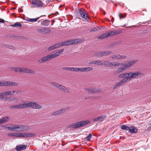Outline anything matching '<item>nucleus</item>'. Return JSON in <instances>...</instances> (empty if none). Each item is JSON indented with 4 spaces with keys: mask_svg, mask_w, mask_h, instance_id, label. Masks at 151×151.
<instances>
[{
    "mask_svg": "<svg viewBox=\"0 0 151 151\" xmlns=\"http://www.w3.org/2000/svg\"><path fill=\"white\" fill-rule=\"evenodd\" d=\"M15 93V91H12V93L11 94L13 95Z\"/></svg>",
    "mask_w": 151,
    "mask_h": 151,
    "instance_id": "57",
    "label": "nucleus"
},
{
    "mask_svg": "<svg viewBox=\"0 0 151 151\" xmlns=\"http://www.w3.org/2000/svg\"><path fill=\"white\" fill-rule=\"evenodd\" d=\"M2 93H4V96H5L6 95H8L10 94L11 93V92L10 91H8L6 92H3Z\"/></svg>",
    "mask_w": 151,
    "mask_h": 151,
    "instance_id": "38",
    "label": "nucleus"
},
{
    "mask_svg": "<svg viewBox=\"0 0 151 151\" xmlns=\"http://www.w3.org/2000/svg\"><path fill=\"white\" fill-rule=\"evenodd\" d=\"M52 24H53V23L51 24V25H52Z\"/></svg>",
    "mask_w": 151,
    "mask_h": 151,
    "instance_id": "63",
    "label": "nucleus"
},
{
    "mask_svg": "<svg viewBox=\"0 0 151 151\" xmlns=\"http://www.w3.org/2000/svg\"><path fill=\"white\" fill-rule=\"evenodd\" d=\"M26 147L27 146L25 145H19L16 146V150L17 151H20L25 149Z\"/></svg>",
    "mask_w": 151,
    "mask_h": 151,
    "instance_id": "14",
    "label": "nucleus"
},
{
    "mask_svg": "<svg viewBox=\"0 0 151 151\" xmlns=\"http://www.w3.org/2000/svg\"><path fill=\"white\" fill-rule=\"evenodd\" d=\"M122 18H124L125 17V16H124V15H122Z\"/></svg>",
    "mask_w": 151,
    "mask_h": 151,
    "instance_id": "58",
    "label": "nucleus"
},
{
    "mask_svg": "<svg viewBox=\"0 0 151 151\" xmlns=\"http://www.w3.org/2000/svg\"><path fill=\"white\" fill-rule=\"evenodd\" d=\"M79 68H74V71L78 72Z\"/></svg>",
    "mask_w": 151,
    "mask_h": 151,
    "instance_id": "52",
    "label": "nucleus"
},
{
    "mask_svg": "<svg viewBox=\"0 0 151 151\" xmlns=\"http://www.w3.org/2000/svg\"><path fill=\"white\" fill-rule=\"evenodd\" d=\"M17 94V93H16L15 95H16V94Z\"/></svg>",
    "mask_w": 151,
    "mask_h": 151,
    "instance_id": "62",
    "label": "nucleus"
},
{
    "mask_svg": "<svg viewBox=\"0 0 151 151\" xmlns=\"http://www.w3.org/2000/svg\"><path fill=\"white\" fill-rule=\"evenodd\" d=\"M9 120V118L8 116H5L4 118H3L2 119H0V124H4L7 121Z\"/></svg>",
    "mask_w": 151,
    "mask_h": 151,
    "instance_id": "21",
    "label": "nucleus"
},
{
    "mask_svg": "<svg viewBox=\"0 0 151 151\" xmlns=\"http://www.w3.org/2000/svg\"><path fill=\"white\" fill-rule=\"evenodd\" d=\"M64 50V49H62L60 50H58V52H56L55 54H52L53 58H56L60 55L63 52Z\"/></svg>",
    "mask_w": 151,
    "mask_h": 151,
    "instance_id": "17",
    "label": "nucleus"
},
{
    "mask_svg": "<svg viewBox=\"0 0 151 151\" xmlns=\"http://www.w3.org/2000/svg\"><path fill=\"white\" fill-rule=\"evenodd\" d=\"M72 44H77L81 42V40L80 39H75L71 40Z\"/></svg>",
    "mask_w": 151,
    "mask_h": 151,
    "instance_id": "32",
    "label": "nucleus"
},
{
    "mask_svg": "<svg viewBox=\"0 0 151 151\" xmlns=\"http://www.w3.org/2000/svg\"><path fill=\"white\" fill-rule=\"evenodd\" d=\"M4 93H2V92L0 93V99H3V97L4 96Z\"/></svg>",
    "mask_w": 151,
    "mask_h": 151,
    "instance_id": "49",
    "label": "nucleus"
},
{
    "mask_svg": "<svg viewBox=\"0 0 151 151\" xmlns=\"http://www.w3.org/2000/svg\"><path fill=\"white\" fill-rule=\"evenodd\" d=\"M116 57H117V55H114L111 56L110 57V58H112V59H117Z\"/></svg>",
    "mask_w": 151,
    "mask_h": 151,
    "instance_id": "47",
    "label": "nucleus"
},
{
    "mask_svg": "<svg viewBox=\"0 0 151 151\" xmlns=\"http://www.w3.org/2000/svg\"><path fill=\"white\" fill-rule=\"evenodd\" d=\"M107 37L106 33H105L103 35H102L100 36H98L97 38L98 39H104L106 38Z\"/></svg>",
    "mask_w": 151,
    "mask_h": 151,
    "instance_id": "28",
    "label": "nucleus"
},
{
    "mask_svg": "<svg viewBox=\"0 0 151 151\" xmlns=\"http://www.w3.org/2000/svg\"><path fill=\"white\" fill-rule=\"evenodd\" d=\"M98 31V29H97V28L96 27H94V28H93V29H91L90 32H95V31Z\"/></svg>",
    "mask_w": 151,
    "mask_h": 151,
    "instance_id": "44",
    "label": "nucleus"
},
{
    "mask_svg": "<svg viewBox=\"0 0 151 151\" xmlns=\"http://www.w3.org/2000/svg\"><path fill=\"white\" fill-rule=\"evenodd\" d=\"M88 98H86H86H85V99H88Z\"/></svg>",
    "mask_w": 151,
    "mask_h": 151,
    "instance_id": "61",
    "label": "nucleus"
},
{
    "mask_svg": "<svg viewBox=\"0 0 151 151\" xmlns=\"http://www.w3.org/2000/svg\"><path fill=\"white\" fill-rule=\"evenodd\" d=\"M120 33V31H113V34L114 36L119 34Z\"/></svg>",
    "mask_w": 151,
    "mask_h": 151,
    "instance_id": "40",
    "label": "nucleus"
},
{
    "mask_svg": "<svg viewBox=\"0 0 151 151\" xmlns=\"http://www.w3.org/2000/svg\"><path fill=\"white\" fill-rule=\"evenodd\" d=\"M83 68H79L78 71L83 72Z\"/></svg>",
    "mask_w": 151,
    "mask_h": 151,
    "instance_id": "50",
    "label": "nucleus"
},
{
    "mask_svg": "<svg viewBox=\"0 0 151 151\" xmlns=\"http://www.w3.org/2000/svg\"><path fill=\"white\" fill-rule=\"evenodd\" d=\"M83 9H81L79 10V14L83 19H86L87 21H89V17L88 15L85 13Z\"/></svg>",
    "mask_w": 151,
    "mask_h": 151,
    "instance_id": "11",
    "label": "nucleus"
},
{
    "mask_svg": "<svg viewBox=\"0 0 151 151\" xmlns=\"http://www.w3.org/2000/svg\"><path fill=\"white\" fill-rule=\"evenodd\" d=\"M103 12H104V14H105V12L104 11H103Z\"/></svg>",
    "mask_w": 151,
    "mask_h": 151,
    "instance_id": "60",
    "label": "nucleus"
},
{
    "mask_svg": "<svg viewBox=\"0 0 151 151\" xmlns=\"http://www.w3.org/2000/svg\"><path fill=\"white\" fill-rule=\"evenodd\" d=\"M106 33L107 37L114 36L113 34V31L110 32H106Z\"/></svg>",
    "mask_w": 151,
    "mask_h": 151,
    "instance_id": "36",
    "label": "nucleus"
},
{
    "mask_svg": "<svg viewBox=\"0 0 151 151\" xmlns=\"http://www.w3.org/2000/svg\"><path fill=\"white\" fill-rule=\"evenodd\" d=\"M18 100L16 98H14V97L11 98L9 99V100L10 101H17Z\"/></svg>",
    "mask_w": 151,
    "mask_h": 151,
    "instance_id": "41",
    "label": "nucleus"
},
{
    "mask_svg": "<svg viewBox=\"0 0 151 151\" xmlns=\"http://www.w3.org/2000/svg\"><path fill=\"white\" fill-rule=\"evenodd\" d=\"M38 30L40 32L43 34L49 33L51 31L49 28L46 27H41L38 28Z\"/></svg>",
    "mask_w": 151,
    "mask_h": 151,
    "instance_id": "13",
    "label": "nucleus"
},
{
    "mask_svg": "<svg viewBox=\"0 0 151 151\" xmlns=\"http://www.w3.org/2000/svg\"><path fill=\"white\" fill-rule=\"evenodd\" d=\"M65 109H62L59 110L57 111L52 114V115H56L62 114L65 112Z\"/></svg>",
    "mask_w": 151,
    "mask_h": 151,
    "instance_id": "16",
    "label": "nucleus"
},
{
    "mask_svg": "<svg viewBox=\"0 0 151 151\" xmlns=\"http://www.w3.org/2000/svg\"><path fill=\"white\" fill-rule=\"evenodd\" d=\"M72 45L71 40H68L65 42H63L61 43H60V46H68Z\"/></svg>",
    "mask_w": 151,
    "mask_h": 151,
    "instance_id": "18",
    "label": "nucleus"
},
{
    "mask_svg": "<svg viewBox=\"0 0 151 151\" xmlns=\"http://www.w3.org/2000/svg\"><path fill=\"white\" fill-rule=\"evenodd\" d=\"M85 90L86 93L88 94L93 93L96 92L92 88H86Z\"/></svg>",
    "mask_w": 151,
    "mask_h": 151,
    "instance_id": "25",
    "label": "nucleus"
},
{
    "mask_svg": "<svg viewBox=\"0 0 151 151\" xmlns=\"http://www.w3.org/2000/svg\"><path fill=\"white\" fill-rule=\"evenodd\" d=\"M131 73L129 72L124 73H122L118 76L120 78H124L118 82L114 87V89L117 87L129 81L132 79Z\"/></svg>",
    "mask_w": 151,
    "mask_h": 151,
    "instance_id": "2",
    "label": "nucleus"
},
{
    "mask_svg": "<svg viewBox=\"0 0 151 151\" xmlns=\"http://www.w3.org/2000/svg\"><path fill=\"white\" fill-rule=\"evenodd\" d=\"M30 128L29 126H26L23 125H20V131H26L30 129Z\"/></svg>",
    "mask_w": 151,
    "mask_h": 151,
    "instance_id": "22",
    "label": "nucleus"
},
{
    "mask_svg": "<svg viewBox=\"0 0 151 151\" xmlns=\"http://www.w3.org/2000/svg\"><path fill=\"white\" fill-rule=\"evenodd\" d=\"M50 21L47 20L42 21L41 22V25L43 26H47L49 25Z\"/></svg>",
    "mask_w": 151,
    "mask_h": 151,
    "instance_id": "24",
    "label": "nucleus"
},
{
    "mask_svg": "<svg viewBox=\"0 0 151 151\" xmlns=\"http://www.w3.org/2000/svg\"><path fill=\"white\" fill-rule=\"evenodd\" d=\"M9 136L10 137H20V133L19 132L10 133L9 134Z\"/></svg>",
    "mask_w": 151,
    "mask_h": 151,
    "instance_id": "23",
    "label": "nucleus"
},
{
    "mask_svg": "<svg viewBox=\"0 0 151 151\" xmlns=\"http://www.w3.org/2000/svg\"><path fill=\"white\" fill-rule=\"evenodd\" d=\"M60 47V43H57L48 47V51H51L58 48Z\"/></svg>",
    "mask_w": 151,
    "mask_h": 151,
    "instance_id": "15",
    "label": "nucleus"
},
{
    "mask_svg": "<svg viewBox=\"0 0 151 151\" xmlns=\"http://www.w3.org/2000/svg\"><path fill=\"white\" fill-rule=\"evenodd\" d=\"M53 58L52 55H48L40 59L38 62L40 63H42L46 62Z\"/></svg>",
    "mask_w": 151,
    "mask_h": 151,
    "instance_id": "9",
    "label": "nucleus"
},
{
    "mask_svg": "<svg viewBox=\"0 0 151 151\" xmlns=\"http://www.w3.org/2000/svg\"><path fill=\"white\" fill-rule=\"evenodd\" d=\"M11 70H14L16 72L26 73H34L35 71L31 69L24 68H19V67H12L10 68Z\"/></svg>",
    "mask_w": 151,
    "mask_h": 151,
    "instance_id": "4",
    "label": "nucleus"
},
{
    "mask_svg": "<svg viewBox=\"0 0 151 151\" xmlns=\"http://www.w3.org/2000/svg\"><path fill=\"white\" fill-rule=\"evenodd\" d=\"M122 14L121 13H119V18L120 19H121L122 18Z\"/></svg>",
    "mask_w": 151,
    "mask_h": 151,
    "instance_id": "56",
    "label": "nucleus"
},
{
    "mask_svg": "<svg viewBox=\"0 0 151 151\" xmlns=\"http://www.w3.org/2000/svg\"><path fill=\"white\" fill-rule=\"evenodd\" d=\"M20 125H16L13 126L14 131H20L19 130L20 129Z\"/></svg>",
    "mask_w": 151,
    "mask_h": 151,
    "instance_id": "31",
    "label": "nucleus"
},
{
    "mask_svg": "<svg viewBox=\"0 0 151 151\" xmlns=\"http://www.w3.org/2000/svg\"><path fill=\"white\" fill-rule=\"evenodd\" d=\"M120 55H117V59H119Z\"/></svg>",
    "mask_w": 151,
    "mask_h": 151,
    "instance_id": "55",
    "label": "nucleus"
},
{
    "mask_svg": "<svg viewBox=\"0 0 151 151\" xmlns=\"http://www.w3.org/2000/svg\"><path fill=\"white\" fill-rule=\"evenodd\" d=\"M120 59H125L127 58V56L126 55H121L120 57Z\"/></svg>",
    "mask_w": 151,
    "mask_h": 151,
    "instance_id": "48",
    "label": "nucleus"
},
{
    "mask_svg": "<svg viewBox=\"0 0 151 151\" xmlns=\"http://www.w3.org/2000/svg\"><path fill=\"white\" fill-rule=\"evenodd\" d=\"M98 60L91 61L88 63L89 64L97 65Z\"/></svg>",
    "mask_w": 151,
    "mask_h": 151,
    "instance_id": "35",
    "label": "nucleus"
},
{
    "mask_svg": "<svg viewBox=\"0 0 151 151\" xmlns=\"http://www.w3.org/2000/svg\"><path fill=\"white\" fill-rule=\"evenodd\" d=\"M32 4L34 7H44L45 5V4L42 3L41 1L37 0H32Z\"/></svg>",
    "mask_w": 151,
    "mask_h": 151,
    "instance_id": "8",
    "label": "nucleus"
},
{
    "mask_svg": "<svg viewBox=\"0 0 151 151\" xmlns=\"http://www.w3.org/2000/svg\"><path fill=\"white\" fill-rule=\"evenodd\" d=\"M95 56L97 57H99L101 56V52H98L95 54Z\"/></svg>",
    "mask_w": 151,
    "mask_h": 151,
    "instance_id": "42",
    "label": "nucleus"
},
{
    "mask_svg": "<svg viewBox=\"0 0 151 151\" xmlns=\"http://www.w3.org/2000/svg\"><path fill=\"white\" fill-rule=\"evenodd\" d=\"M5 22V21L2 19H0V23H4Z\"/></svg>",
    "mask_w": 151,
    "mask_h": 151,
    "instance_id": "54",
    "label": "nucleus"
},
{
    "mask_svg": "<svg viewBox=\"0 0 151 151\" xmlns=\"http://www.w3.org/2000/svg\"><path fill=\"white\" fill-rule=\"evenodd\" d=\"M104 61L102 60L98 61L97 65H104Z\"/></svg>",
    "mask_w": 151,
    "mask_h": 151,
    "instance_id": "37",
    "label": "nucleus"
},
{
    "mask_svg": "<svg viewBox=\"0 0 151 151\" xmlns=\"http://www.w3.org/2000/svg\"><path fill=\"white\" fill-rule=\"evenodd\" d=\"M138 131L137 129L134 126H131L129 127V132L133 133H136Z\"/></svg>",
    "mask_w": 151,
    "mask_h": 151,
    "instance_id": "19",
    "label": "nucleus"
},
{
    "mask_svg": "<svg viewBox=\"0 0 151 151\" xmlns=\"http://www.w3.org/2000/svg\"><path fill=\"white\" fill-rule=\"evenodd\" d=\"M106 117V116L101 115L99 116L97 118H95L93 120L94 122H98L100 121H102L104 118H105Z\"/></svg>",
    "mask_w": 151,
    "mask_h": 151,
    "instance_id": "20",
    "label": "nucleus"
},
{
    "mask_svg": "<svg viewBox=\"0 0 151 151\" xmlns=\"http://www.w3.org/2000/svg\"><path fill=\"white\" fill-rule=\"evenodd\" d=\"M111 53V52H101V56L102 57L104 56H107L109 55Z\"/></svg>",
    "mask_w": 151,
    "mask_h": 151,
    "instance_id": "30",
    "label": "nucleus"
},
{
    "mask_svg": "<svg viewBox=\"0 0 151 151\" xmlns=\"http://www.w3.org/2000/svg\"><path fill=\"white\" fill-rule=\"evenodd\" d=\"M121 129L123 130H129V127L125 125H122L121 127Z\"/></svg>",
    "mask_w": 151,
    "mask_h": 151,
    "instance_id": "33",
    "label": "nucleus"
},
{
    "mask_svg": "<svg viewBox=\"0 0 151 151\" xmlns=\"http://www.w3.org/2000/svg\"><path fill=\"white\" fill-rule=\"evenodd\" d=\"M83 68V72L91 71L93 70V68L91 67H85Z\"/></svg>",
    "mask_w": 151,
    "mask_h": 151,
    "instance_id": "29",
    "label": "nucleus"
},
{
    "mask_svg": "<svg viewBox=\"0 0 151 151\" xmlns=\"http://www.w3.org/2000/svg\"><path fill=\"white\" fill-rule=\"evenodd\" d=\"M35 134L31 133H20V137L26 138L32 137L35 136Z\"/></svg>",
    "mask_w": 151,
    "mask_h": 151,
    "instance_id": "12",
    "label": "nucleus"
},
{
    "mask_svg": "<svg viewBox=\"0 0 151 151\" xmlns=\"http://www.w3.org/2000/svg\"><path fill=\"white\" fill-rule=\"evenodd\" d=\"M22 25L21 23L17 22L13 24H11L10 25V26L12 27H20L22 26Z\"/></svg>",
    "mask_w": 151,
    "mask_h": 151,
    "instance_id": "27",
    "label": "nucleus"
},
{
    "mask_svg": "<svg viewBox=\"0 0 151 151\" xmlns=\"http://www.w3.org/2000/svg\"><path fill=\"white\" fill-rule=\"evenodd\" d=\"M19 85L18 83L13 82L5 81H0V86H17Z\"/></svg>",
    "mask_w": 151,
    "mask_h": 151,
    "instance_id": "7",
    "label": "nucleus"
},
{
    "mask_svg": "<svg viewBox=\"0 0 151 151\" xmlns=\"http://www.w3.org/2000/svg\"><path fill=\"white\" fill-rule=\"evenodd\" d=\"M112 21H114V18L113 17H112Z\"/></svg>",
    "mask_w": 151,
    "mask_h": 151,
    "instance_id": "59",
    "label": "nucleus"
},
{
    "mask_svg": "<svg viewBox=\"0 0 151 151\" xmlns=\"http://www.w3.org/2000/svg\"><path fill=\"white\" fill-rule=\"evenodd\" d=\"M92 138V136L91 134H89L86 137V139L87 140L89 141Z\"/></svg>",
    "mask_w": 151,
    "mask_h": 151,
    "instance_id": "39",
    "label": "nucleus"
},
{
    "mask_svg": "<svg viewBox=\"0 0 151 151\" xmlns=\"http://www.w3.org/2000/svg\"><path fill=\"white\" fill-rule=\"evenodd\" d=\"M62 69L63 70H69V67H63L62 68Z\"/></svg>",
    "mask_w": 151,
    "mask_h": 151,
    "instance_id": "51",
    "label": "nucleus"
},
{
    "mask_svg": "<svg viewBox=\"0 0 151 151\" xmlns=\"http://www.w3.org/2000/svg\"><path fill=\"white\" fill-rule=\"evenodd\" d=\"M90 122V121L88 120L82 121L70 125V127L73 129L78 128L87 125Z\"/></svg>",
    "mask_w": 151,
    "mask_h": 151,
    "instance_id": "5",
    "label": "nucleus"
},
{
    "mask_svg": "<svg viewBox=\"0 0 151 151\" xmlns=\"http://www.w3.org/2000/svg\"><path fill=\"white\" fill-rule=\"evenodd\" d=\"M74 68L73 67H69V70L71 71H74Z\"/></svg>",
    "mask_w": 151,
    "mask_h": 151,
    "instance_id": "53",
    "label": "nucleus"
},
{
    "mask_svg": "<svg viewBox=\"0 0 151 151\" xmlns=\"http://www.w3.org/2000/svg\"><path fill=\"white\" fill-rule=\"evenodd\" d=\"M131 76L132 79L135 78L137 77H141L145 76V74L142 72L140 71H137L135 73L131 72Z\"/></svg>",
    "mask_w": 151,
    "mask_h": 151,
    "instance_id": "10",
    "label": "nucleus"
},
{
    "mask_svg": "<svg viewBox=\"0 0 151 151\" xmlns=\"http://www.w3.org/2000/svg\"><path fill=\"white\" fill-rule=\"evenodd\" d=\"M51 84L62 91L66 93H70V90L66 87L53 82H51Z\"/></svg>",
    "mask_w": 151,
    "mask_h": 151,
    "instance_id": "6",
    "label": "nucleus"
},
{
    "mask_svg": "<svg viewBox=\"0 0 151 151\" xmlns=\"http://www.w3.org/2000/svg\"><path fill=\"white\" fill-rule=\"evenodd\" d=\"M28 107H32L35 109H40L42 108V106L36 103L30 101L26 103L14 105L10 107V108L16 109H23Z\"/></svg>",
    "mask_w": 151,
    "mask_h": 151,
    "instance_id": "1",
    "label": "nucleus"
},
{
    "mask_svg": "<svg viewBox=\"0 0 151 151\" xmlns=\"http://www.w3.org/2000/svg\"><path fill=\"white\" fill-rule=\"evenodd\" d=\"M116 62L114 61L112 62H110V67L112 66H116Z\"/></svg>",
    "mask_w": 151,
    "mask_h": 151,
    "instance_id": "43",
    "label": "nucleus"
},
{
    "mask_svg": "<svg viewBox=\"0 0 151 151\" xmlns=\"http://www.w3.org/2000/svg\"><path fill=\"white\" fill-rule=\"evenodd\" d=\"M104 65L106 66L110 67V62L108 61H104Z\"/></svg>",
    "mask_w": 151,
    "mask_h": 151,
    "instance_id": "34",
    "label": "nucleus"
},
{
    "mask_svg": "<svg viewBox=\"0 0 151 151\" xmlns=\"http://www.w3.org/2000/svg\"><path fill=\"white\" fill-rule=\"evenodd\" d=\"M138 60H131L127 63H123L122 65L117 69V72L118 73H120L124 71L127 69L130 68Z\"/></svg>",
    "mask_w": 151,
    "mask_h": 151,
    "instance_id": "3",
    "label": "nucleus"
},
{
    "mask_svg": "<svg viewBox=\"0 0 151 151\" xmlns=\"http://www.w3.org/2000/svg\"><path fill=\"white\" fill-rule=\"evenodd\" d=\"M123 64V63L121 62H116V66L122 65Z\"/></svg>",
    "mask_w": 151,
    "mask_h": 151,
    "instance_id": "46",
    "label": "nucleus"
},
{
    "mask_svg": "<svg viewBox=\"0 0 151 151\" xmlns=\"http://www.w3.org/2000/svg\"><path fill=\"white\" fill-rule=\"evenodd\" d=\"M39 18L40 17H38L35 19H30L29 18H27L26 19V21L30 22H35L37 21Z\"/></svg>",
    "mask_w": 151,
    "mask_h": 151,
    "instance_id": "26",
    "label": "nucleus"
},
{
    "mask_svg": "<svg viewBox=\"0 0 151 151\" xmlns=\"http://www.w3.org/2000/svg\"><path fill=\"white\" fill-rule=\"evenodd\" d=\"M6 128L9 131H14L13 126L8 127Z\"/></svg>",
    "mask_w": 151,
    "mask_h": 151,
    "instance_id": "45",
    "label": "nucleus"
}]
</instances>
